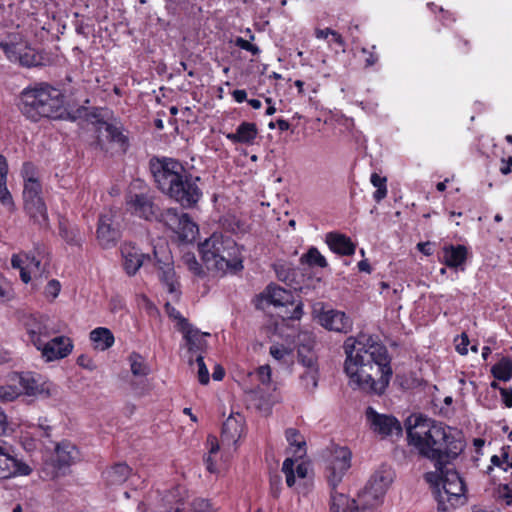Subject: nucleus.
Returning <instances> with one entry per match:
<instances>
[{
	"label": "nucleus",
	"instance_id": "nucleus-1",
	"mask_svg": "<svg viewBox=\"0 0 512 512\" xmlns=\"http://www.w3.org/2000/svg\"><path fill=\"white\" fill-rule=\"evenodd\" d=\"M343 349L348 385L367 394H384L393 374L386 347L373 336L360 333L348 337Z\"/></svg>",
	"mask_w": 512,
	"mask_h": 512
},
{
	"label": "nucleus",
	"instance_id": "nucleus-2",
	"mask_svg": "<svg viewBox=\"0 0 512 512\" xmlns=\"http://www.w3.org/2000/svg\"><path fill=\"white\" fill-rule=\"evenodd\" d=\"M408 444L421 456L435 461L441 468V460L453 459L463 450L459 433L422 414H413L406 421Z\"/></svg>",
	"mask_w": 512,
	"mask_h": 512
},
{
	"label": "nucleus",
	"instance_id": "nucleus-3",
	"mask_svg": "<svg viewBox=\"0 0 512 512\" xmlns=\"http://www.w3.org/2000/svg\"><path fill=\"white\" fill-rule=\"evenodd\" d=\"M151 171L159 189L184 208L193 207L200 200L199 178L187 175L180 162L171 158L157 160L151 163Z\"/></svg>",
	"mask_w": 512,
	"mask_h": 512
},
{
	"label": "nucleus",
	"instance_id": "nucleus-4",
	"mask_svg": "<svg viewBox=\"0 0 512 512\" xmlns=\"http://www.w3.org/2000/svg\"><path fill=\"white\" fill-rule=\"evenodd\" d=\"M199 250L209 270L226 273L243 269L241 248L230 236L214 233L199 245Z\"/></svg>",
	"mask_w": 512,
	"mask_h": 512
},
{
	"label": "nucleus",
	"instance_id": "nucleus-5",
	"mask_svg": "<svg viewBox=\"0 0 512 512\" xmlns=\"http://www.w3.org/2000/svg\"><path fill=\"white\" fill-rule=\"evenodd\" d=\"M20 110L35 122L42 118L58 119L65 111L63 96L58 89L47 84L26 88L21 93Z\"/></svg>",
	"mask_w": 512,
	"mask_h": 512
},
{
	"label": "nucleus",
	"instance_id": "nucleus-6",
	"mask_svg": "<svg viewBox=\"0 0 512 512\" xmlns=\"http://www.w3.org/2000/svg\"><path fill=\"white\" fill-rule=\"evenodd\" d=\"M425 481L434 489L438 508L447 511L465 504V485L459 474L445 467L441 460V468H435L424 475Z\"/></svg>",
	"mask_w": 512,
	"mask_h": 512
},
{
	"label": "nucleus",
	"instance_id": "nucleus-7",
	"mask_svg": "<svg viewBox=\"0 0 512 512\" xmlns=\"http://www.w3.org/2000/svg\"><path fill=\"white\" fill-rule=\"evenodd\" d=\"M393 478L394 472L390 467L382 466L375 471L358 494L359 506L362 509L379 507Z\"/></svg>",
	"mask_w": 512,
	"mask_h": 512
},
{
	"label": "nucleus",
	"instance_id": "nucleus-8",
	"mask_svg": "<svg viewBox=\"0 0 512 512\" xmlns=\"http://www.w3.org/2000/svg\"><path fill=\"white\" fill-rule=\"evenodd\" d=\"M0 47L11 62L28 68L41 64V56L19 36H9Z\"/></svg>",
	"mask_w": 512,
	"mask_h": 512
},
{
	"label": "nucleus",
	"instance_id": "nucleus-9",
	"mask_svg": "<svg viewBox=\"0 0 512 512\" xmlns=\"http://www.w3.org/2000/svg\"><path fill=\"white\" fill-rule=\"evenodd\" d=\"M352 453L347 447L335 446L327 462L326 472L329 485L335 489L351 467Z\"/></svg>",
	"mask_w": 512,
	"mask_h": 512
},
{
	"label": "nucleus",
	"instance_id": "nucleus-10",
	"mask_svg": "<svg viewBox=\"0 0 512 512\" xmlns=\"http://www.w3.org/2000/svg\"><path fill=\"white\" fill-rule=\"evenodd\" d=\"M24 327L28 336V342L35 348H38L46 339L59 332L53 326L51 320L42 315L27 316L24 320Z\"/></svg>",
	"mask_w": 512,
	"mask_h": 512
},
{
	"label": "nucleus",
	"instance_id": "nucleus-11",
	"mask_svg": "<svg viewBox=\"0 0 512 512\" xmlns=\"http://www.w3.org/2000/svg\"><path fill=\"white\" fill-rule=\"evenodd\" d=\"M97 145L105 151L124 152L127 139L121 130L113 124L98 122L96 125Z\"/></svg>",
	"mask_w": 512,
	"mask_h": 512
},
{
	"label": "nucleus",
	"instance_id": "nucleus-12",
	"mask_svg": "<svg viewBox=\"0 0 512 512\" xmlns=\"http://www.w3.org/2000/svg\"><path fill=\"white\" fill-rule=\"evenodd\" d=\"M11 447L0 440V478L9 479L17 476H27L32 472L31 467L21 459L10 454Z\"/></svg>",
	"mask_w": 512,
	"mask_h": 512
},
{
	"label": "nucleus",
	"instance_id": "nucleus-13",
	"mask_svg": "<svg viewBox=\"0 0 512 512\" xmlns=\"http://www.w3.org/2000/svg\"><path fill=\"white\" fill-rule=\"evenodd\" d=\"M126 208L132 214L148 221L158 219L159 207L148 193H131L126 198Z\"/></svg>",
	"mask_w": 512,
	"mask_h": 512
},
{
	"label": "nucleus",
	"instance_id": "nucleus-14",
	"mask_svg": "<svg viewBox=\"0 0 512 512\" xmlns=\"http://www.w3.org/2000/svg\"><path fill=\"white\" fill-rule=\"evenodd\" d=\"M72 340L64 335L46 339L36 348L45 362H52L66 358L73 350Z\"/></svg>",
	"mask_w": 512,
	"mask_h": 512
},
{
	"label": "nucleus",
	"instance_id": "nucleus-15",
	"mask_svg": "<svg viewBox=\"0 0 512 512\" xmlns=\"http://www.w3.org/2000/svg\"><path fill=\"white\" fill-rule=\"evenodd\" d=\"M11 265L20 270V277L24 283H28L32 277L42 276L45 272V266L42 259L38 256L28 253L14 254L11 259Z\"/></svg>",
	"mask_w": 512,
	"mask_h": 512
},
{
	"label": "nucleus",
	"instance_id": "nucleus-16",
	"mask_svg": "<svg viewBox=\"0 0 512 512\" xmlns=\"http://www.w3.org/2000/svg\"><path fill=\"white\" fill-rule=\"evenodd\" d=\"M154 256L156 259V265L159 270V279L166 286L167 291L174 295V297H178V281L175 275L173 260L170 253L166 250L161 252L154 250Z\"/></svg>",
	"mask_w": 512,
	"mask_h": 512
},
{
	"label": "nucleus",
	"instance_id": "nucleus-17",
	"mask_svg": "<svg viewBox=\"0 0 512 512\" xmlns=\"http://www.w3.org/2000/svg\"><path fill=\"white\" fill-rule=\"evenodd\" d=\"M9 380L18 383L21 394L28 396H40L49 394V384L42 377L32 372L13 373Z\"/></svg>",
	"mask_w": 512,
	"mask_h": 512
},
{
	"label": "nucleus",
	"instance_id": "nucleus-18",
	"mask_svg": "<svg viewBox=\"0 0 512 512\" xmlns=\"http://www.w3.org/2000/svg\"><path fill=\"white\" fill-rule=\"evenodd\" d=\"M367 420L372 430L382 437L398 435L402 429L398 420L392 416L377 413L372 407L366 411Z\"/></svg>",
	"mask_w": 512,
	"mask_h": 512
},
{
	"label": "nucleus",
	"instance_id": "nucleus-19",
	"mask_svg": "<svg viewBox=\"0 0 512 512\" xmlns=\"http://www.w3.org/2000/svg\"><path fill=\"white\" fill-rule=\"evenodd\" d=\"M114 213L109 211L100 216L97 227V240L101 247L110 248L120 238L119 230L114 226Z\"/></svg>",
	"mask_w": 512,
	"mask_h": 512
},
{
	"label": "nucleus",
	"instance_id": "nucleus-20",
	"mask_svg": "<svg viewBox=\"0 0 512 512\" xmlns=\"http://www.w3.org/2000/svg\"><path fill=\"white\" fill-rule=\"evenodd\" d=\"M318 319L321 326L330 331L346 334L352 330V320L342 311L333 309L322 311Z\"/></svg>",
	"mask_w": 512,
	"mask_h": 512
},
{
	"label": "nucleus",
	"instance_id": "nucleus-21",
	"mask_svg": "<svg viewBox=\"0 0 512 512\" xmlns=\"http://www.w3.org/2000/svg\"><path fill=\"white\" fill-rule=\"evenodd\" d=\"M180 332L183 334L185 347L189 353L188 361L192 366L193 356L196 357L197 355H201V353L206 349L207 342L205 337L210 336V334L201 332L190 324L187 327H184V329H182Z\"/></svg>",
	"mask_w": 512,
	"mask_h": 512
},
{
	"label": "nucleus",
	"instance_id": "nucleus-22",
	"mask_svg": "<svg viewBox=\"0 0 512 512\" xmlns=\"http://www.w3.org/2000/svg\"><path fill=\"white\" fill-rule=\"evenodd\" d=\"M244 430V418L240 414H231L223 424L221 441L228 446L236 445L242 437Z\"/></svg>",
	"mask_w": 512,
	"mask_h": 512
},
{
	"label": "nucleus",
	"instance_id": "nucleus-23",
	"mask_svg": "<svg viewBox=\"0 0 512 512\" xmlns=\"http://www.w3.org/2000/svg\"><path fill=\"white\" fill-rule=\"evenodd\" d=\"M121 254L123 258V268L129 276L135 275L143 265L144 260L148 258V255L142 253L130 243L122 245Z\"/></svg>",
	"mask_w": 512,
	"mask_h": 512
},
{
	"label": "nucleus",
	"instance_id": "nucleus-24",
	"mask_svg": "<svg viewBox=\"0 0 512 512\" xmlns=\"http://www.w3.org/2000/svg\"><path fill=\"white\" fill-rule=\"evenodd\" d=\"M189 506L190 504L182 497L181 489L176 488L161 499L154 512H190Z\"/></svg>",
	"mask_w": 512,
	"mask_h": 512
},
{
	"label": "nucleus",
	"instance_id": "nucleus-25",
	"mask_svg": "<svg viewBox=\"0 0 512 512\" xmlns=\"http://www.w3.org/2000/svg\"><path fill=\"white\" fill-rule=\"evenodd\" d=\"M298 359L305 370L318 368L317 358L313 352L314 340L309 333H302L298 337Z\"/></svg>",
	"mask_w": 512,
	"mask_h": 512
},
{
	"label": "nucleus",
	"instance_id": "nucleus-26",
	"mask_svg": "<svg viewBox=\"0 0 512 512\" xmlns=\"http://www.w3.org/2000/svg\"><path fill=\"white\" fill-rule=\"evenodd\" d=\"M258 135L256 124L242 122L233 133L226 134V138L234 144L252 145Z\"/></svg>",
	"mask_w": 512,
	"mask_h": 512
},
{
	"label": "nucleus",
	"instance_id": "nucleus-27",
	"mask_svg": "<svg viewBox=\"0 0 512 512\" xmlns=\"http://www.w3.org/2000/svg\"><path fill=\"white\" fill-rule=\"evenodd\" d=\"M468 249L464 245H445L443 263L449 268H460L467 259Z\"/></svg>",
	"mask_w": 512,
	"mask_h": 512
},
{
	"label": "nucleus",
	"instance_id": "nucleus-28",
	"mask_svg": "<svg viewBox=\"0 0 512 512\" xmlns=\"http://www.w3.org/2000/svg\"><path fill=\"white\" fill-rule=\"evenodd\" d=\"M261 296L267 303L274 306H286L293 301L290 291L274 284L268 285Z\"/></svg>",
	"mask_w": 512,
	"mask_h": 512
},
{
	"label": "nucleus",
	"instance_id": "nucleus-29",
	"mask_svg": "<svg viewBox=\"0 0 512 512\" xmlns=\"http://www.w3.org/2000/svg\"><path fill=\"white\" fill-rule=\"evenodd\" d=\"M326 243L337 254L352 255L355 252V245L351 242L350 238L343 234L328 233L326 235Z\"/></svg>",
	"mask_w": 512,
	"mask_h": 512
},
{
	"label": "nucleus",
	"instance_id": "nucleus-30",
	"mask_svg": "<svg viewBox=\"0 0 512 512\" xmlns=\"http://www.w3.org/2000/svg\"><path fill=\"white\" fill-rule=\"evenodd\" d=\"M89 339L95 350L106 351L115 343V338L110 329L97 327L89 333Z\"/></svg>",
	"mask_w": 512,
	"mask_h": 512
},
{
	"label": "nucleus",
	"instance_id": "nucleus-31",
	"mask_svg": "<svg viewBox=\"0 0 512 512\" xmlns=\"http://www.w3.org/2000/svg\"><path fill=\"white\" fill-rule=\"evenodd\" d=\"M24 205L25 210L36 223L39 225L47 224V210L42 197L25 199Z\"/></svg>",
	"mask_w": 512,
	"mask_h": 512
},
{
	"label": "nucleus",
	"instance_id": "nucleus-32",
	"mask_svg": "<svg viewBox=\"0 0 512 512\" xmlns=\"http://www.w3.org/2000/svg\"><path fill=\"white\" fill-rule=\"evenodd\" d=\"M295 461L288 457L283 462L282 471L286 477V484L289 487H292L295 484L296 476L300 479H304L308 474V467L305 463H300L297 465L296 470L294 471Z\"/></svg>",
	"mask_w": 512,
	"mask_h": 512
},
{
	"label": "nucleus",
	"instance_id": "nucleus-33",
	"mask_svg": "<svg viewBox=\"0 0 512 512\" xmlns=\"http://www.w3.org/2000/svg\"><path fill=\"white\" fill-rule=\"evenodd\" d=\"M55 452L60 466L70 465L79 458V451L76 446L67 441L57 444Z\"/></svg>",
	"mask_w": 512,
	"mask_h": 512
},
{
	"label": "nucleus",
	"instance_id": "nucleus-34",
	"mask_svg": "<svg viewBox=\"0 0 512 512\" xmlns=\"http://www.w3.org/2000/svg\"><path fill=\"white\" fill-rule=\"evenodd\" d=\"M285 437L291 449V453L297 459H301L306 455V442L304 437L294 428H288L285 431Z\"/></svg>",
	"mask_w": 512,
	"mask_h": 512
},
{
	"label": "nucleus",
	"instance_id": "nucleus-35",
	"mask_svg": "<svg viewBox=\"0 0 512 512\" xmlns=\"http://www.w3.org/2000/svg\"><path fill=\"white\" fill-rule=\"evenodd\" d=\"M359 501L349 499L342 493H332L331 512H356L358 511Z\"/></svg>",
	"mask_w": 512,
	"mask_h": 512
},
{
	"label": "nucleus",
	"instance_id": "nucleus-36",
	"mask_svg": "<svg viewBox=\"0 0 512 512\" xmlns=\"http://www.w3.org/2000/svg\"><path fill=\"white\" fill-rule=\"evenodd\" d=\"M131 469L124 463H119L105 472V478L109 485H121L130 476Z\"/></svg>",
	"mask_w": 512,
	"mask_h": 512
},
{
	"label": "nucleus",
	"instance_id": "nucleus-37",
	"mask_svg": "<svg viewBox=\"0 0 512 512\" xmlns=\"http://www.w3.org/2000/svg\"><path fill=\"white\" fill-rule=\"evenodd\" d=\"M175 233L183 240V241H192L195 239L196 234L198 233L197 225L190 219L188 214L182 213V217L180 219V223Z\"/></svg>",
	"mask_w": 512,
	"mask_h": 512
},
{
	"label": "nucleus",
	"instance_id": "nucleus-38",
	"mask_svg": "<svg viewBox=\"0 0 512 512\" xmlns=\"http://www.w3.org/2000/svg\"><path fill=\"white\" fill-rule=\"evenodd\" d=\"M492 375L500 381L507 382L512 378V360L503 357L491 368Z\"/></svg>",
	"mask_w": 512,
	"mask_h": 512
},
{
	"label": "nucleus",
	"instance_id": "nucleus-39",
	"mask_svg": "<svg viewBox=\"0 0 512 512\" xmlns=\"http://www.w3.org/2000/svg\"><path fill=\"white\" fill-rule=\"evenodd\" d=\"M270 355L278 362L285 365L293 363V350L283 344H273L269 349Z\"/></svg>",
	"mask_w": 512,
	"mask_h": 512
},
{
	"label": "nucleus",
	"instance_id": "nucleus-40",
	"mask_svg": "<svg viewBox=\"0 0 512 512\" xmlns=\"http://www.w3.org/2000/svg\"><path fill=\"white\" fill-rule=\"evenodd\" d=\"M182 217V213L178 212L175 208L166 209L164 212H158V219L160 222H163L167 227H169L173 232L179 226L180 219Z\"/></svg>",
	"mask_w": 512,
	"mask_h": 512
},
{
	"label": "nucleus",
	"instance_id": "nucleus-41",
	"mask_svg": "<svg viewBox=\"0 0 512 512\" xmlns=\"http://www.w3.org/2000/svg\"><path fill=\"white\" fill-rule=\"evenodd\" d=\"M300 261L312 267L324 268L327 266L325 257L315 247H311L307 253L303 254Z\"/></svg>",
	"mask_w": 512,
	"mask_h": 512
},
{
	"label": "nucleus",
	"instance_id": "nucleus-42",
	"mask_svg": "<svg viewBox=\"0 0 512 512\" xmlns=\"http://www.w3.org/2000/svg\"><path fill=\"white\" fill-rule=\"evenodd\" d=\"M318 380H319V368H312L305 370L300 375V381L303 388L312 393L315 391V389L318 386Z\"/></svg>",
	"mask_w": 512,
	"mask_h": 512
},
{
	"label": "nucleus",
	"instance_id": "nucleus-43",
	"mask_svg": "<svg viewBox=\"0 0 512 512\" xmlns=\"http://www.w3.org/2000/svg\"><path fill=\"white\" fill-rule=\"evenodd\" d=\"M128 360L134 376H146L149 373V367L140 354L133 352Z\"/></svg>",
	"mask_w": 512,
	"mask_h": 512
},
{
	"label": "nucleus",
	"instance_id": "nucleus-44",
	"mask_svg": "<svg viewBox=\"0 0 512 512\" xmlns=\"http://www.w3.org/2000/svg\"><path fill=\"white\" fill-rule=\"evenodd\" d=\"M207 446H208V455L205 457L204 461L206 464V468L210 473H215L217 471L215 461L213 460V455L218 453L219 444L217 438L215 436L209 435L207 437Z\"/></svg>",
	"mask_w": 512,
	"mask_h": 512
},
{
	"label": "nucleus",
	"instance_id": "nucleus-45",
	"mask_svg": "<svg viewBox=\"0 0 512 512\" xmlns=\"http://www.w3.org/2000/svg\"><path fill=\"white\" fill-rule=\"evenodd\" d=\"M60 235L69 245L80 246L83 242V237L76 227H67L61 225Z\"/></svg>",
	"mask_w": 512,
	"mask_h": 512
},
{
	"label": "nucleus",
	"instance_id": "nucleus-46",
	"mask_svg": "<svg viewBox=\"0 0 512 512\" xmlns=\"http://www.w3.org/2000/svg\"><path fill=\"white\" fill-rule=\"evenodd\" d=\"M371 184L377 188L373 194V198L376 202H380L387 195L386 177H381L377 173H373L370 177Z\"/></svg>",
	"mask_w": 512,
	"mask_h": 512
},
{
	"label": "nucleus",
	"instance_id": "nucleus-47",
	"mask_svg": "<svg viewBox=\"0 0 512 512\" xmlns=\"http://www.w3.org/2000/svg\"><path fill=\"white\" fill-rule=\"evenodd\" d=\"M184 264L187 266L188 270L192 272L195 276L200 278H204L206 276L205 270L202 268L201 264L197 261L196 257L187 253L183 256Z\"/></svg>",
	"mask_w": 512,
	"mask_h": 512
},
{
	"label": "nucleus",
	"instance_id": "nucleus-48",
	"mask_svg": "<svg viewBox=\"0 0 512 512\" xmlns=\"http://www.w3.org/2000/svg\"><path fill=\"white\" fill-rule=\"evenodd\" d=\"M21 395L18 383H13L0 387V399L4 401H13Z\"/></svg>",
	"mask_w": 512,
	"mask_h": 512
},
{
	"label": "nucleus",
	"instance_id": "nucleus-49",
	"mask_svg": "<svg viewBox=\"0 0 512 512\" xmlns=\"http://www.w3.org/2000/svg\"><path fill=\"white\" fill-rule=\"evenodd\" d=\"M165 312L168 314V316L175 320L177 322V328L179 331L184 329V327H187L189 325L186 318H184L181 313L172 306L169 302L165 304Z\"/></svg>",
	"mask_w": 512,
	"mask_h": 512
},
{
	"label": "nucleus",
	"instance_id": "nucleus-50",
	"mask_svg": "<svg viewBox=\"0 0 512 512\" xmlns=\"http://www.w3.org/2000/svg\"><path fill=\"white\" fill-rule=\"evenodd\" d=\"M197 366V375L198 380L202 385H206L209 383V371L206 367V364L204 362V358L202 355H197L195 358V362H193V365Z\"/></svg>",
	"mask_w": 512,
	"mask_h": 512
},
{
	"label": "nucleus",
	"instance_id": "nucleus-51",
	"mask_svg": "<svg viewBox=\"0 0 512 512\" xmlns=\"http://www.w3.org/2000/svg\"><path fill=\"white\" fill-rule=\"evenodd\" d=\"M41 184L39 180L24 183L23 197L25 199L41 197Z\"/></svg>",
	"mask_w": 512,
	"mask_h": 512
},
{
	"label": "nucleus",
	"instance_id": "nucleus-52",
	"mask_svg": "<svg viewBox=\"0 0 512 512\" xmlns=\"http://www.w3.org/2000/svg\"><path fill=\"white\" fill-rule=\"evenodd\" d=\"M0 202L3 206H5L9 211L14 210V201L11 193L9 192L6 181L0 182Z\"/></svg>",
	"mask_w": 512,
	"mask_h": 512
},
{
	"label": "nucleus",
	"instance_id": "nucleus-53",
	"mask_svg": "<svg viewBox=\"0 0 512 512\" xmlns=\"http://www.w3.org/2000/svg\"><path fill=\"white\" fill-rule=\"evenodd\" d=\"M497 500L503 501L506 505H512V488L508 484H500L496 489Z\"/></svg>",
	"mask_w": 512,
	"mask_h": 512
},
{
	"label": "nucleus",
	"instance_id": "nucleus-54",
	"mask_svg": "<svg viewBox=\"0 0 512 512\" xmlns=\"http://www.w3.org/2000/svg\"><path fill=\"white\" fill-rule=\"evenodd\" d=\"M21 174L24 180V183L30 182V181H36L38 179V172L35 168V166L31 163H24Z\"/></svg>",
	"mask_w": 512,
	"mask_h": 512
},
{
	"label": "nucleus",
	"instance_id": "nucleus-55",
	"mask_svg": "<svg viewBox=\"0 0 512 512\" xmlns=\"http://www.w3.org/2000/svg\"><path fill=\"white\" fill-rule=\"evenodd\" d=\"M61 291V284L58 280L52 279L50 280L44 290V294L47 298L54 300L58 297Z\"/></svg>",
	"mask_w": 512,
	"mask_h": 512
},
{
	"label": "nucleus",
	"instance_id": "nucleus-56",
	"mask_svg": "<svg viewBox=\"0 0 512 512\" xmlns=\"http://www.w3.org/2000/svg\"><path fill=\"white\" fill-rule=\"evenodd\" d=\"M271 374V368L269 365L260 366L256 372L259 382L263 385L271 384Z\"/></svg>",
	"mask_w": 512,
	"mask_h": 512
},
{
	"label": "nucleus",
	"instance_id": "nucleus-57",
	"mask_svg": "<svg viewBox=\"0 0 512 512\" xmlns=\"http://www.w3.org/2000/svg\"><path fill=\"white\" fill-rule=\"evenodd\" d=\"M235 45L243 50L250 52L253 55H258L260 53L258 46L251 44L248 40H245L241 37L236 38Z\"/></svg>",
	"mask_w": 512,
	"mask_h": 512
},
{
	"label": "nucleus",
	"instance_id": "nucleus-58",
	"mask_svg": "<svg viewBox=\"0 0 512 512\" xmlns=\"http://www.w3.org/2000/svg\"><path fill=\"white\" fill-rule=\"evenodd\" d=\"M32 426L39 430L41 436L50 437L52 427L48 424V420L46 418H39L37 423Z\"/></svg>",
	"mask_w": 512,
	"mask_h": 512
},
{
	"label": "nucleus",
	"instance_id": "nucleus-59",
	"mask_svg": "<svg viewBox=\"0 0 512 512\" xmlns=\"http://www.w3.org/2000/svg\"><path fill=\"white\" fill-rule=\"evenodd\" d=\"M507 460H509V457H508L507 453H504L502 458H500L497 455H493L491 457L492 465L502 469L505 472L507 471Z\"/></svg>",
	"mask_w": 512,
	"mask_h": 512
},
{
	"label": "nucleus",
	"instance_id": "nucleus-60",
	"mask_svg": "<svg viewBox=\"0 0 512 512\" xmlns=\"http://www.w3.org/2000/svg\"><path fill=\"white\" fill-rule=\"evenodd\" d=\"M195 512H218L206 500H198L194 502Z\"/></svg>",
	"mask_w": 512,
	"mask_h": 512
},
{
	"label": "nucleus",
	"instance_id": "nucleus-61",
	"mask_svg": "<svg viewBox=\"0 0 512 512\" xmlns=\"http://www.w3.org/2000/svg\"><path fill=\"white\" fill-rule=\"evenodd\" d=\"M468 345L469 339L465 333H462L460 336V341L456 344V350L461 355H466L468 353Z\"/></svg>",
	"mask_w": 512,
	"mask_h": 512
},
{
	"label": "nucleus",
	"instance_id": "nucleus-62",
	"mask_svg": "<svg viewBox=\"0 0 512 512\" xmlns=\"http://www.w3.org/2000/svg\"><path fill=\"white\" fill-rule=\"evenodd\" d=\"M77 364L89 371H93L96 368L95 362L86 355H81L77 359Z\"/></svg>",
	"mask_w": 512,
	"mask_h": 512
},
{
	"label": "nucleus",
	"instance_id": "nucleus-63",
	"mask_svg": "<svg viewBox=\"0 0 512 512\" xmlns=\"http://www.w3.org/2000/svg\"><path fill=\"white\" fill-rule=\"evenodd\" d=\"M362 53L367 54V57L365 59V66L366 67H371V66H373V65H375L377 63V61H378V55L377 54L368 51V49H366V48L362 49Z\"/></svg>",
	"mask_w": 512,
	"mask_h": 512
},
{
	"label": "nucleus",
	"instance_id": "nucleus-64",
	"mask_svg": "<svg viewBox=\"0 0 512 512\" xmlns=\"http://www.w3.org/2000/svg\"><path fill=\"white\" fill-rule=\"evenodd\" d=\"M331 39L329 40V44L331 45L332 43L338 45L339 47H342V51H345V41L343 39V37L338 33L336 32L335 30H332V33H331Z\"/></svg>",
	"mask_w": 512,
	"mask_h": 512
}]
</instances>
